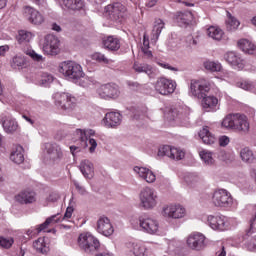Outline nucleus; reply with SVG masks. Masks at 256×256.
Returning <instances> with one entry per match:
<instances>
[{"label":"nucleus","instance_id":"1","mask_svg":"<svg viewBox=\"0 0 256 256\" xmlns=\"http://www.w3.org/2000/svg\"><path fill=\"white\" fill-rule=\"evenodd\" d=\"M222 127L225 129H235L240 133H249V119L244 114H229L222 121Z\"/></svg>","mask_w":256,"mask_h":256},{"label":"nucleus","instance_id":"2","mask_svg":"<svg viewBox=\"0 0 256 256\" xmlns=\"http://www.w3.org/2000/svg\"><path fill=\"white\" fill-rule=\"evenodd\" d=\"M59 73L64 75L66 79L72 81L73 83H78L85 77V72H83V67L78 63L73 61L62 62L59 65Z\"/></svg>","mask_w":256,"mask_h":256},{"label":"nucleus","instance_id":"3","mask_svg":"<svg viewBox=\"0 0 256 256\" xmlns=\"http://www.w3.org/2000/svg\"><path fill=\"white\" fill-rule=\"evenodd\" d=\"M138 197L140 207L146 211L155 209V207H157V203H159V195L157 194V190L149 186L142 188Z\"/></svg>","mask_w":256,"mask_h":256},{"label":"nucleus","instance_id":"4","mask_svg":"<svg viewBox=\"0 0 256 256\" xmlns=\"http://www.w3.org/2000/svg\"><path fill=\"white\" fill-rule=\"evenodd\" d=\"M212 204L220 209H231L235 205V200L231 192L226 189H217L212 194Z\"/></svg>","mask_w":256,"mask_h":256},{"label":"nucleus","instance_id":"5","mask_svg":"<svg viewBox=\"0 0 256 256\" xmlns=\"http://www.w3.org/2000/svg\"><path fill=\"white\" fill-rule=\"evenodd\" d=\"M78 247L85 253H95L101 248V242L91 233H82L78 237Z\"/></svg>","mask_w":256,"mask_h":256},{"label":"nucleus","instance_id":"6","mask_svg":"<svg viewBox=\"0 0 256 256\" xmlns=\"http://www.w3.org/2000/svg\"><path fill=\"white\" fill-rule=\"evenodd\" d=\"M54 101L58 109L63 111H73L74 107H77V98L69 93H56L54 94Z\"/></svg>","mask_w":256,"mask_h":256},{"label":"nucleus","instance_id":"7","mask_svg":"<svg viewBox=\"0 0 256 256\" xmlns=\"http://www.w3.org/2000/svg\"><path fill=\"white\" fill-rule=\"evenodd\" d=\"M211 91V82L205 79L191 80L190 93L197 99H203L206 93Z\"/></svg>","mask_w":256,"mask_h":256},{"label":"nucleus","instance_id":"8","mask_svg":"<svg viewBox=\"0 0 256 256\" xmlns=\"http://www.w3.org/2000/svg\"><path fill=\"white\" fill-rule=\"evenodd\" d=\"M127 8L125 5L116 2L113 4H109L104 9V15L111 21H121L125 17V13Z\"/></svg>","mask_w":256,"mask_h":256},{"label":"nucleus","instance_id":"9","mask_svg":"<svg viewBox=\"0 0 256 256\" xmlns=\"http://www.w3.org/2000/svg\"><path fill=\"white\" fill-rule=\"evenodd\" d=\"M154 89L159 95H173L177 89V82L165 77L159 78L154 84Z\"/></svg>","mask_w":256,"mask_h":256},{"label":"nucleus","instance_id":"10","mask_svg":"<svg viewBox=\"0 0 256 256\" xmlns=\"http://www.w3.org/2000/svg\"><path fill=\"white\" fill-rule=\"evenodd\" d=\"M162 215L165 219H183L187 215V209L181 204H169L163 207Z\"/></svg>","mask_w":256,"mask_h":256},{"label":"nucleus","instance_id":"11","mask_svg":"<svg viewBox=\"0 0 256 256\" xmlns=\"http://www.w3.org/2000/svg\"><path fill=\"white\" fill-rule=\"evenodd\" d=\"M185 154V150L169 145L162 146L158 149V157H168L172 161H183Z\"/></svg>","mask_w":256,"mask_h":256},{"label":"nucleus","instance_id":"12","mask_svg":"<svg viewBox=\"0 0 256 256\" xmlns=\"http://www.w3.org/2000/svg\"><path fill=\"white\" fill-rule=\"evenodd\" d=\"M22 14L24 19H26L32 25H43V23H45V17L42 16L37 9L31 6H24L22 9Z\"/></svg>","mask_w":256,"mask_h":256},{"label":"nucleus","instance_id":"13","mask_svg":"<svg viewBox=\"0 0 256 256\" xmlns=\"http://www.w3.org/2000/svg\"><path fill=\"white\" fill-rule=\"evenodd\" d=\"M0 123L8 135H13V133H17L19 130V122L10 114H1Z\"/></svg>","mask_w":256,"mask_h":256},{"label":"nucleus","instance_id":"14","mask_svg":"<svg viewBox=\"0 0 256 256\" xmlns=\"http://www.w3.org/2000/svg\"><path fill=\"white\" fill-rule=\"evenodd\" d=\"M187 245L194 251H201L207 247V238L202 233L191 234L187 239Z\"/></svg>","mask_w":256,"mask_h":256},{"label":"nucleus","instance_id":"15","mask_svg":"<svg viewBox=\"0 0 256 256\" xmlns=\"http://www.w3.org/2000/svg\"><path fill=\"white\" fill-rule=\"evenodd\" d=\"M96 231H98L100 235H104V237H111V235L115 233V228L108 217L101 216L97 220Z\"/></svg>","mask_w":256,"mask_h":256},{"label":"nucleus","instance_id":"16","mask_svg":"<svg viewBox=\"0 0 256 256\" xmlns=\"http://www.w3.org/2000/svg\"><path fill=\"white\" fill-rule=\"evenodd\" d=\"M99 97L102 99H115L119 97V87L115 84H104L97 89Z\"/></svg>","mask_w":256,"mask_h":256},{"label":"nucleus","instance_id":"17","mask_svg":"<svg viewBox=\"0 0 256 256\" xmlns=\"http://www.w3.org/2000/svg\"><path fill=\"white\" fill-rule=\"evenodd\" d=\"M43 51L46 55H58L59 39L54 35H47L44 40Z\"/></svg>","mask_w":256,"mask_h":256},{"label":"nucleus","instance_id":"18","mask_svg":"<svg viewBox=\"0 0 256 256\" xmlns=\"http://www.w3.org/2000/svg\"><path fill=\"white\" fill-rule=\"evenodd\" d=\"M207 223L214 231H225L227 229V217L223 215H209Z\"/></svg>","mask_w":256,"mask_h":256},{"label":"nucleus","instance_id":"19","mask_svg":"<svg viewBox=\"0 0 256 256\" xmlns=\"http://www.w3.org/2000/svg\"><path fill=\"white\" fill-rule=\"evenodd\" d=\"M139 225L141 229L149 235H157L159 231V221L153 218H140Z\"/></svg>","mask_w":256,"mask_h":256},{"label":"nucleus","instance_id":"20","mask_svg":"<svg viewBox=\"0 0 256 256\" xmlns=\"http://www.w3.org/2000/svg\"><path fill=\"white\" fill-rule=\"evenodd\" d=\"M134 173H136L137 177L139 179H143V181H146V183H155L157 181V176L153 171H151L149 168L141 167V166H135L133 168Z\"/></svg>","mask_w":256,"mask_h":256},{"label":"nucleus","instance_id":"21","mask_svg":"<svg viewBox=\"0 0 256 256\" xmlns=\"http://www.w3.org/2000/svg\"><path fill=\"white\" fill-rule=\"evenodd\" d=\"M105 127L108 129H115L119 127L123 121V116L119 112H108L106 113L104 119Z\"/></svg>","mask_w":256,"mask_h":256},{"label":"nucleus","instance_id":"22","mask_svg":"<svg viewBox=\"0 0 256 256\" xmlns=\"http://www.w3.org/2000/svg\"><path fill=\"white\" fill-rule=\"evenodd\" d=\"M45 151L51 161H59V159H63V150H61L60 145L55 143H46Z\"/></svg>","mask_w":256,"mask_h":256},{"label":"nucleus","instance_id":"23","mask_svg":"<svg viewBox=\"0 0 256 256\" xmlns=\"http://www.w3.org/2000/svg\"><path fill=\"white\" fill-rule=\"evenodd\" d=\"M15 199L17 203H21V205H29L37 201V194H35L34 191L25 190L16 195Z\"/></svg>","mask_w":256,"mask_h":256},{"label":"nucleus","instance_id":"24","mask_svg":"<svg viewBox=\"0 0 256 256\" xmlns=\"http://www.w3.org/2000/svg\"><path fill=\"white\" fill-rule=\"evenodd\" d=\"M217 105H219V99L215 96H206L202 97V107L204 111L211 113L217 111Z\"/></svg>","mask_w":256,"mask_h":256},{"label":"nucleus","instance_id":"25","mask_svg":"<svg viewBox=\"0 0 256 256\" xmlns=\"http://www.w3.org/2000/svg\"><path fill=\"white\" fill-rule=\"evenodd\" d=\"M225 61L235 67V69H243L245 65L243 64V59L239 57L235 52H228L224 55Z\"/></svg>","mask_w":256,"mask_h":256},{"label":"nucleus","instance_id":"26","mask_svg":"<svg viewBox=\"0 0 256 256\" xmlns=\"http://www.w3.org/2000/svg\"><path fill=\"white\" fill-rule=\"evenodd\" d=\"M80 171L86 179H93L95 176V167L93 166V162L89 160H83L80 163Z\"/></svg>","mask_w":256,"mask_h":256},{"label":"nucleus","instance_id":"27","mask_svg":"<svg viewBox=\"0 0 256 256\" xmlns=\"http://www.w3.org/2000/svg\"><path fill=\"white\" fill-rule=\"evenodd\" d=\"M166 117L170 121H181L187 117V114L183 113V108L170 107L166 112Z\"/></svg>","mask_w":256,"mask_h":256},{"label":"nucleus","instance_id":"28","mask_svg":"<svg viewBox=\"0 0 256 256\" xmlns=\"http://www.w3.org/2000/svg\"><path fill=\"white\" fill-rule=\"evenodd\" d=\"M103 45L108 51H119L121 49V41L115 36H108L103 39Z\"/></svg>","mask_w":256,"mask_h":256},{"label":"nucleus","instance_id":"29","mask_svg":"<svg viewBox=\"0 0 256 256\" xmlns=\"http://www.w3.org/2000/svg\"><path fill=\"white\" fill-rule=\"evenodd\" d=\"M62 9H71L72 11H81L85 4L81 0H61Z\"/></svg>","mask_w":256,"mask_h":256},{"label":"nucleus","instance_id":"30","mask_svg":"<svg viewBox=\"0 0 256 256\" xmlns=\"http://www.w3.org/2000/svg\"><path fill=\"white\" fill-rule=\"evenodd\" d=\"M199 137L205 145H213L217 141L215 135L209 131V127L204 126L199 132Z\"/></svg>","mask_w":256,"mask_h":256},{"label":"nucleus","instance_id":"31","mask_svg":"<svg viewBox=\"0 0 256 256\" xmlns=\"http://www.w3.org/2000/svg\"><path fill=\"white\" fill-rule=\"evenodd\" d=\"M23 153V146H15L10 155L11 161H13V163H16V165H21V163L25 161V155Z\"/></svg>","mask_w":256,"mask_h":256},{"label":"nucleus","instance_id":"32","mask_svg":"<svg viewBox=\"0 0 256 256\" xmlns=\"http://www.w3.org/2000/svg\"><path fill=\"white\" fill-rule=\"evenodd\" d=\"M193 21V13L191 12H178L176 14V22L180 27H187Z\"/></svg>","mask_w":256,"mask_h":256},{"label":"nucleus","instance_id":"33","mask_svg":"<svg viewBox=\"0 0 256 256\" xmlns=\"http://www.w3.org/2000/svg\"><path fill=\"white\" fill-rule=\"evenodd\" d=\"M93 135H95V130L93 129L76 130V136L78 137V139H80L82 147L84 148L87 147V140L89 139V137H93Z\"/></svg>","mask_w":256,"mask_h":256},{"label":"nucleus","instance_id":"34","mask_svg":"<svg viewBox=\"0 0 256 256\" xmlns=\"http://www.w3.org/2000/svg\"><path fill=\"white\" fill-rule=\"evenodd\" d=\"M10 65L12 69H25L28 65L27 58L23 55H16L12 58Z\"/></svg>","mask_w":256,"mask_h":256},{"label":"nucleus","instance_id":"35","mask_svg":"<svg viewBox=\"0 0 256 256\" xmlns=\"http://www.w3.org/2000/svg\"><path fill=\"white\" fill-rule=\"evenodd\" d=\"M199 156L203 161L204 165L208 167H213L215 165V156H213V152L209 150H201L199 152Z\"/></svg>","mask_w":256,"mask_h":256},{"label":"nucleus","instance_id":"36","mask_svg":"<svg viewBox=\"0 0 256 256\" xmlns=\"http://www.w3.org/2000/svg\"><path fill=\"white\" fill-rule=\"evenodd\" d=\"M238 47L244 52L248 53V55H253L255 53V44L247 39H241L238 41Z\"/></svg>","mask_w":256,"mask_h":256},{"label":"nucleus","instance_id":"37","mask_svg":"<svg viewBox=\"0 0 256 256\" xmlns=\"http://www.w3.org/2000/svg\"><path fill=\"white\" fill-rule=\"evenodd\" d=\"M207 35L211 39H214V41H221L223 39V35H225V33L223 32V30L221 28H219L217 26H210L207 29Z\"/></svg>","mask_w":256,"mask_h":256},{"label":"nucleus","instance_id":"38","mask_svg":"<svg viewBox=\"0 0 256 256\" xmlns=\"http://www.w3.org/2000/svg\"><path fill=\"white\" fill-rule=\"evenodd\" d=\"M133 69L136 73H146L149 77L153 75V67L149 64H141L138 62H135L133 65Z\"/></svg>","mask_w":256,"mask_h":256},{"label":"nucleus","instance_id":"39","mask_svg":"<svg viewBox=\"0 0 256 256\" xmlns=\"http://www.w3.org/2000/svg\"><path fill=\"white\" fill-rule=\"evenodd\" d=\"M163 29H165V22H163V20L161 19H156L152 30V39L154 41H157V39H159V35H161V31H163Z\"/></svg>","mask_w":256,"mask_h":256},{"label":"nucleus","instance_id":"40","mask_svg":"<svg viewBox=\"0 0 256 256\" xmlns=\"http://www.w3.org/2000/svg\"><path fill=\"white\" fill-rule=\"evenodd\" d=\"M218 159L223 163H233V161H235V154L233 152L222 150L218 153Z\"/></svg>","mask_w":256,"mask_h":256},{"label":"nucleus","instance_id":"41","mask_svg":"<svg viewBox=\"0 0 256 256\" xmlns=\"http://www.w3.org/2000/svg\"><path fill=\"white\" fill-rule=\"evenodd\" d=\"M203 65L206 71H211V73H217L221 71V69H223V66H221V63L215 62V61L207 60L203 63Z\"/></svg>","mask_w":256,"mask_h":256},{"label":"nucleus","instance_id":"42","mask_svg":"<svg viewBox=\"0 0 256 256\" xmlns=\"http://www.w3.org/2000/svg\"><path fill=\"white\" fill-rule=\"evenodd\" d=\"M33 247L38 251V253L45 254L47 251H49V247H47V244L45 243V238H38L33 243Z\"/></svg>","mask_w":256,"mask_h":256},{"label":"nucleus","instance_id":"43","mask_svg":"<svg viewBox=\"0 0 256 256\" xmlns=\"http://www.w3.org/2000/svg\"><path fill=\"white\" fill-rule=\"evenodd\" d=\"M93 61H97V63H104V65H113L114 61L105 57V54L101 52H95L91 56Z\"/></svg>","mask_w":256,"mask_h":256},{"label":"nucleus","instance_id":"44","mask_svg":"<svg viewBox=\"0 0 256 256\" xmlns=\"http://www.w3.org/2000/svg\"><path fill=\"white\" fill-rule=\"evenodd\" d=\"M240 157L244 163H252L253 159H255V156H253V151H251L249 148H244L240 151Z\"/></svg>","mask_w":256,"mask_h":256},{"label":"nucleus","instance_id":"45","mask_svg":"<svg viewBox=\"0 0 256 256\" xmlns=\"http://www.w3.org/2000/svg\"><path fill=\"white\" fill-rule=\"evenodd\" d=\"M227 17L228 19L226 21V25L228 31H235V29L239 27V20L233 17V15H231L229 12H227Z\"/></svg>","mask_w":256,"mask_h":256},{"label":"nucleus","instance_id":"46","mask_svg":"<svg viewBox=\"0 0 256 256\" xmlns=\"http://www.w3.org/2000/svg\"><path fill=\"white\" fill-rule=\"evenodd\" d=\"M33 39V33L27 30H20L18 32V41L19 43H29Z\"/></svg>","mask_w":256,"mask_h":256},{"label":"nucleus","instance_id":"47","mask_svg":"<svg viewBox=\"0 0 256 256\" xmlns=\"http://www.w3.org/2000/svg\"><path fill=\"white\" fill-rule=\"evenodd\" d=\"M132 247V253L135 256H147V249L145 248V246L140 245V244H136V243H132L131 244Z\"/></svg>","mask_w":256,"mask_h":256},{"label":"nucleus","instance_id":"48","mask_svg":"<svg viewBox=\"0 0 256 256\" xmlns=\"http://www.w3.org/2000/svg\"><path fill=\"white\" fill-rule=\"evenodd\" d=\"M256 206H254V215L249 221V229L246 230V237H251L254 233H256Z\"/></svg>","mask_w":256,"mask_h":256},{"label":"nucleus","instance_id":"49","mask_svg":"<svg viewBox=\"0 0 256 256\" xmlns=\"http://www.w3.org/2000/svg\"><path fill=\"white\" fill-rule=\"evenodd\" d=\"M38 81L40 85H47L48 83H53V75L47 72H41L38 76Z\"/></svg>","mask_w":256,"mask_h":256},{"label":"nucleus","instance_id":"50","mask_svg":"<svg viewBox=\"0 0 256 256\" xmlns=\"http://www.w3.org/2000/svg\"><path fill=\"white\" fill-rule=\"evenodd\" d=\"M24 53L25 55H28V57H31L37 63H43V61H45V58H43L42 55L35 52V50L27 49L24 51Z\"/></svg>","mask_w":256,"mask_h":256},{"label":"nucleus","instance_id":"51","mask_svg":"<svg viewBox=\"0 0 256 256\" xmlns=\"http://www.w3.org/2000/svg\"><path fill=\"white\" fill-rule=\"evenodd\" d=\"M200 177L195 173H188L184 176V180L188 185H193L194 183H199Z\"/></svg>","mask_w":256,"mask_h":256},{"label":"nucleus","instance_id":"52","mask_svg":"<svg viewBox=\"0 0 256 256\" xmlns=\"http://www.w3.org/2000/svg\"><path fill=\"white\" fill-rule=\"evenodd\" d=\"M50 221L51 219H46L44 223L38 225L36 227L37 233H51V230H47L51 226L49 225Z\"/></svg>","mask_w":256,"mask_h":256},{"label":"nucleus","instance_id":"53","mask_svg":"<svg viewBox=\"0 0 256 256\" xmlns=\"http://www.w3.org/2000/svg\"><path fill=\"white\" fill-rule=\"evenodd\" d=\"M13 243H15L13 238L0 237V247H3V249H9Z\"/></svg>","mask_w":256,"mask_h":256},{"label":"nucleus","instance_id":"54","mask_svg":"<svg viewBox=\"0 0 256 256\" xmlns=\"http://www.w3.org/2000/svg\"><path fill=\"white\" fill-rule=\"evenodd\" d=\"M230 142H231V139L229 138V136H226V135L220 136L218 139V143L220 147H227Z\"/></svg>","mask_w":256,"mask_h":256},{"label":"nucleus","instance_id":"55","mask_svg":"<svg viewBox=\"0 0 256 256\" xmlns=\"http://www.w3.org/2000/svg\"><path fill=\"white\" fill-rule=\"evenodd\" d=\"M47 219H50L49 225H55V223H59V222L63 221L59 214L52 215V216L48 217Z\"/></svg>","mask_w":256,"mask_h":256},{"label":"nucleus","instance_id":"56","mask_svg":"<svg viewBox=\"0 0 256 256\" xmlns=\"http://www.w3.org/2000/svg\"><path fill=\"white\" fill-rule=\"evenodd\" d=\"M73 211V207H68L64 216L62 217V221H67L68 219H71V217L73 216Z\"/></svg>","mask_w":256,"mask_h":256},{"label":"nucleus","instance_id":"57","mask_svg":"<svg viewBox=\"0 0 256 256\" xmlns=\"http://www.w3.org/2000/svg\"><path fill=\"white\" fill-rule=\"evenodd\" d=\"M89 151L90 153H95V149H97V140L93 138H89Z\"/></svg>","mask_w":256,"mask_h":256},{"label":"nucleus","instance_id":"58","mask_svg":"<svg viewBox=\"0 0 256 256\" xmlns=\"http://www.w3.org/2000/svg\"><path fill=\"white\" fill-rule=\"evenodd\" d=\"M47 201L49 203H55L57 201H59V194L58 193H51L48 197H47Z\"/></svg>","mask_w":256,"mask_h":256},{"label":"nucleus","instance_id":"59","mask_svg":"<svg viewBox=\"0 0 256 256\" xmlns=\"http://www.w3.org/2000/svg\"><path fill=\"white\" fill-rule=\"evenodd\" d=\"M78 193H80V195H87V190L85 189V187L79 185V183L75 182L74 183Z\"/></svg>","mask_w":256,"mask_h":256},{"label":"nucleus","instance_id":"60","mask_svg":"<svg viewBox=\"0 0 256 256\" xmlns=\"http://www.w3.org/2000/svg\"><path fill=\"white\" fill-rule=\"evenodd\" d=\"M238 85L241 87V89H244V91H249L252 87L248 82H240Z\"/></svg>","mask_w":256,"mask_h":256},{"label":"nucleus","instance_id":"61","mask_svg":"<svg viewBox=\"0 0 256 256\" xmlns=\"http://www.w3.org/2000/svg\"><path fill=\"white\" fill-rule=\"evenodd\" d=\"M142 53L144 54V57L146 59H152L153 58V52H151V50H149V48H146V49L142 50Z\"/></svg>","mask_w":256,"mask_h":256},{"label":"nucleus","instance_id":"62","mask_svg":"<svg viewBox=\"0 0 256 256\" xmlns=\"http://www.w3.org/2000/svg\"><path fill=\"white\" fill-rule=\"evenodd\" d=\"M149 49V38L144 35L142 50Z\"/></svg>","mask_w":256,"mask_h":256},{"label":"nucleus","instance_id":"63","mask_svg":"<svg viewBox=\"0 0 256 256\" xmlns=\"http://www.w3.org/2000/svg\"><path fill=\"white\" fill-rule=\"evenodd\" d=\"M52 31H56L57 33H61V26L57 23H52L51 25Z\"/></svg>","mask_w":256,"mask_h":256},{"label":"nucleus","instance_id":"64","mask_svg":"<svg viewBox=\"0 0 256 256\" xmlns=\"http://www.w3.org/2000/svg\"><path fill=\"white\" fill-rule=\"evenodd\" d=\"M70 151L72 155H75V153L81 152V147L79 146H70Z\"/></svg>","mask_w":256,"mask_h":256}]
</instances>
